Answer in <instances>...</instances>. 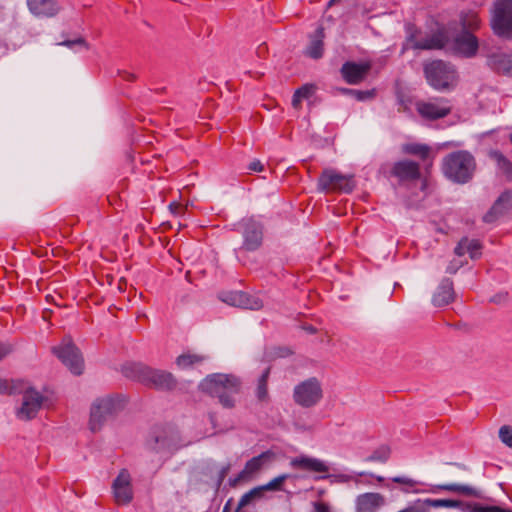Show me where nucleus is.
Here are the masks:
<instances>
[{
	"label": "nucleus",
	"instance_id": "1",
	"mask_svg": "<svg viewBox=\"0 0 512 512\" xmlns=\"http://www.w3.org/2000/svg\"><path fill=\"white\" fill-rule=\"evenodd\" d=\"M203 392L215 397L224 408L235 406V396L241 389V380L232 374L216 373L207 376L201 383Z\"/></svg>",
	"mask_w": 512,
	"mask_h": 512
},
{
	"label": "nucleus",
	"instance_id": "2",
	"mask_svg": "<svg viewBox=\"0 0 512 512\" xmlns=\"http://www.w3.org/2000/svg\"><path fill=\"white\" fill-rule=\"evenodd\" d=\"M122 373L129 379L158 390H172L177 383L170 372L153 369L142 363H128L122 367Z\"/></svg>",
	"mask_w": 512,
	"mask_h": 512
},
{
	"label": "nucleus",
	"instance_id": "3",
	"mask_svg": "<svg viewBox=\"0 0 512 512\" xmlns=\"http://www.w3.org/2000/svg\"><path fill=\"white\" fill-rule=\"evenodd\" d=\"M476 168L475 158L468 151H456L448 154L442 163L444 175L455 183L464 184L473 177Z\"/></svg>",
	"mask_w": 512,
	"mask_h": 512
},
{
	"label": "nucleus",
	"instance_id": "4",
	"mask_svg": "<svg viewBox=\"0 0 512 512\" xmlns=\"http://www.w3.org/2000/svg\"><path fill=\"white\" fill-rule=\"evenodd\" d=\"M427 82L436 90H450L456 86L458 74L455 67L443 60H433L424 64Z\"/></svg>",
	"mask_w": 512,
	"mask_h": 512
},
{
	"label": "nucleus",
	"instance_id": "5",
	"mask_svg": "<svg viewBox=\"0 0 512 512\" xmlns=\"http://www.w3.org/2000/svg\"><path fill=\"white\" fill-rule=\"evenodd\" d=\"M124 406L125 400L119 395L97 399L91 407L90 429L93 432L99 431L104 422L119 413Z\"/></svg>",
	"mask_w": 512,
	"mask_h": 512
},
{
	"label": "nucleus",
	"instance_id": "6",
	"mask_svg": "<svg viewBox=\"0 0 512 512\" xmlns=\"http://www.w3.org/2000/svg\"><path fill=\"white\" fill-rule=\"evenodd\" d=\"M494 33L505 39H512V0H496L491 14Z\"/></svg>",
	"mask_w": 512,
	"mask_h": 512
},
{
	"label": "nucleus",
	"instance_id": "7",
	"mask_svg": "<svg viewBox=\"0 0 512 512\" xmlns=\"http://www.w3.org/2000/svg\"><path fill=\"white\" fill-rule=\"evenodd\" d=\"M323 397L321 383L315 377L300 382L294 387L293 400L304 408L317 405Z\"/></svg>",
	"mask_w": 512,
	"mask_h": 512
},
{
	"label": "nucleus",
	"instance_id": "8",
	"mask_svg": "<svg viewBox=\"0 0 512 512\" xmlns=\"http://www.w3.org/2000/svg\"><path fill=\"white\" fill-rule=\"evenodd\" d=\"M53 353L73 374H82L83 357L70 337H65L59 346L53 347Z\"/></svg>",
	"mask_w": 512,
	"mask_h": 512
},
{
	"label": "nucleus",
	"instance_id": "9",
	"mask_svg": "<svg viewBox=\"0 0 512 512\" xmlns=\"http://www.w3.org/2000/svg\"><path fill=\"white\" fill-rule=\"evenodd\" d=\"M409 43L413 49L419 50H432V49H446L450 50V36L446 28H439L432 34L424 37H418L416 33L411 34L408 38Z\"/></svg>",
	"mask_w": 512,
	"mask_h": 512
},
{
	"label": "nucleus",
	"instance_id": "10",
	"mask_svg": "<svg viewBox=\"0 0 512 512\" xmlns=\"http://www.w3.org/2000/svg\"><path fill=\"white\" fill-rule=\"evenodd\" d=\"M239 228L243 236L242 249L246 251H256L263 243V225L253 218H244L239 223Z\"/></svg>",
	"mask_w": 512,
	"mask_h": 512
},
{
	"label": "nucleus",
	"instance_id": "11",
	"mask_svg": "<svg viewBox=\"0 0 512 512\" xmlns=\"http://www.w3.org/2000/svg\"><path fill=\"white\" fill-rule=\"evenodd\" d=\"M44 401L45 397L39 391L26 389L22 394L21 405L16 409L17 418L23 421L35 418Z\"/></svg>",
	"mask_w": 512,
	"mask_h": 512
},
{
	"label": "nucleus",
	"instance_id": "12",
	"mask_svg": "<svg viewBox=\"0 0 512 512\" xmlns=\"http://www.w3.org/2000/svg\"><path fill=\"white\" fill-rule=\"evenodd\" d=\"M318 185L322 190L344 193H350L355 187L352 176L342 175L335 170L323 171L319 178Z\"/></svg>",
	"mask_w": 512,
	"mask_h": 512
},
{
	"label": "nucleus",
	"instance_id": "13",
	"mask_svg": "<svg viewBox=\"0 0 512 512\" xmlns=\"http://www.w3.org/2000/svg\"><path fill=\"white\" fill-rule=\"evenodd\" d=\"M112 492L118 505H127L133 499L132 478L127 469H121L112 483Z\"/></svg>",
	"mask_w": 512,
	"mask_h": 512
},
{
	"label": "nucleus",
	"instance_id": "14",
	"mask_svg": "<svg viewBox=\"0 0 512 512\" xmlns=\"http://www.w3.org/2000/svg\"><path fill=\"white\" fill-rule=\"evenodd\" d=\"M219 298L230 306L243 309L260 310L263 307V302L259 297L249 295L242 291L222 292Z\"/></svg>",
	"mask_w": 512,
	"mask_h": 512
},
{
	"label": "nucleus",
	"instance_id": "15",
	"mask_svg": "<svg viewBox=\"0 0 512 512\" xmlns=\"http://www.w3.org/2000/svg\"><path fill=\"white\" fill-rule=\"evenodd\" d=\"M417 111L423 118L436 120L447 116L451 112V106L447 99L437 98L428 102H418Z\"/></svg>",
	"mask_w": 512,
	"mask_h": 512
},
{
	"label": "nucleus",
	"instance_id": "16",
	"mask_svg": "<svg viewBox=\"0 0 512 512\" xmlns=\"http://www.w3.org/2000/svg\"><path fill=\"white\" fill-rule=\"evenodd\" d=\"M290 466L293 469L312 473L327 474L329 472V466L324 461L306 455H300L298 457L292 458L290 461ZM327 477V475H322L315 477V479L320 480L326 479Z\"/></svg>",
	"mask_w": 512,
	"mask_h": 512
},
{
	"label": "nucleus",
	"instance_id": "17",
	"mask_svg": "<svg viewBox=\"0 0 512 512\" xmlns=\"http://www.w3.org/2000/svg\"><path fill=\"white\" fill-rule=\"evenodd\" d=\"M477 49L478 40L468 31H464L462 34L458 35L450 44V50H452L455 54L464 57L474 56Z\"/></svg>",
	"mask_w": 512,
	"mask_h": 512
},
{
	"label": "nucleus",
	"instance_id": "18",
	"mask_svg": "<svg viewBox=\"0 0 512 512\" xmlns=\"http://www.w3.org/2000/svg\"><path fill=\"white\" fill-rule=\"evenodd\" d=\"M370 68L368 63L346 62L341 68V73L347 83L355 85L365 79Z\"/></svg>",
	"mask_w": 512,
	"mask_h": 512
},
{
	"label": "nucleus",
	"instance_id": "19",
	"mask_svg": "<svg viewBox=\"0 0 512 512\" xmlns=\"http://www.w3.org/2000/svg\"><path fill=\"white\" fill-rule=\"evenodd\" d=\"M386 504L385 497L380 493L367 492L356 498V512H376Z\"/></svg>",
	"mask_w": 512,
	"mask_h": 512
},
{
	"label": "nucleus",
	"instance_id": "20",
	"mask_svg": "<svg viewBox=\"0 0 512 512\" xmlns=\"http://www.w3.org/2000/svg\"><path fill=\"white\" fill-rule=\"evenodd\" d=\"M274 457L273 452L271 451H265L262 452L260 455L255 456L248 460L243 468V470L239 473L237 479L242 480L246 479L257 472H259L264 466L268 465Z\"/></svg>",
	"mask_w": 512,
	"mask_h": 512
},
{
	"label": "nucleus",
	"instance_id": "21",
	"mask_svg": "<svg viewBox=\"0 0 512 512\" xmlns=\"http://www.w3.org/2000/svg\"><path fill=\"white\" fill-rule=\"evenodd\" d=\"M392 174L400 181H413L420 178V166L410 160L396 162L392 168Z\"/></svg>",
	"mask_w": 512,
	"mask_h": 512
},
{
	"label": "nucleus",
	"instance_id": "22",
	"mask_svg": "<svg viewBox=\"0 0 512 512\" xmlns=\"http://www.w3.org/2000/svg\"><path fill=\"white\" fill-rule=\"evenodd\" d=\"M147 446L150 450L155 452L172 451L177 449L174 436L172 434H168L166 431L155 432L147 441Z\"/></svg>",
	"mask_w": 512,
	"mask_h": 512
},
{
	"label": "nucleus",
	"instance_id": "23",
	"mask_svg": "<svg viewBox=\"0 0 512 512\" xmlns=\"http://www.w3.org/2000/svg\"><path fill=\"white\" fill-rule=\"evenodd\" d=\"M29 10L36 16L53 17L61 7L56 0H27Z\"/></svg>",
	"mask_w": 512,
	"mask_h": 512
},
{
	"label": "nucleus",
	"instance_id": "24",
	"mask_svg": "<svg viewBox=\"0 0 512 512\" xmlns=\"http://www.w3.org/2000/svg\"><path fill=\"white\" fill-rule=\"evenodd\" d=\"M511 196L509 192L502 193L490 210L483 216L485 223H493L511 208Z\"/></svg>",
	"mask_w": 512,
	"mask_h": 512
},
{
	"label": "nucleus",
	"instance_id": "25",
	"mask_svg": "<svg viewBox=\"0 0 512 512\" xmlns=\"http://www.w3.org/2000/svg\"><path fill=\"white\" fill-rule=\"evenodd\" d=\"M487 63L494 71L512 76V53H493L488 57Z\"/></svg>",
	"mask_w": 512,
	"mask_h": 512
},
{
	"label": "nucleus",
	"instance_id": "26",
	"mask_svg": "<svg viewBox=\"0 0 512 512\" xmlns=\"http://www.w3.org/2000/svg\"><path fill=\"white\" fill-rule=\"evenodd\" d=\"M454 299L453 282L444 278L433 295L432 303L436 307H443L450 304Z\"/></svg>",
	"mask_w": 512,
	"mask_h": 512
},
{
	"label": "nucleus",
	"instance_id": "27",
	"mask_svg": "<svg viewBox=\"0 0 512 512\" xmlns=\"http://www.w3.org/2000/svg\"><path fill=\"white\" fill-rule=\"evenodd\" d=\"M433 492L438 491H447L451 493H455L458 495H463L467 497L481 498L482 493L476 487L467 485V484H459V483H451V484H439L435 485L432 489Z\"/></svg>",
	"mask_w": 512,
	"mask_h": 512
},
{
	"label": "nucleus",
	"instance_id": "28",
	"mask_svg": "<svg viewBox=\"0 0 512 512\" xmlns=\"http://www.w3.org/2000/svg\"><path fill=\"white\" fill-rule=\"evenodd\" d=\"M323 38H324V31L323 28L319 27L315 31L314 35L311 36L310 44L307 48L306 54L313 58V59H319L323 56Z\"/></svg>",
	"mask_w": 512,
	"mask_h": 512
},
{
	"label": "nucleus",
	"instance_id": "29",
	"mask_svg": "<svg viewBox=\"0 0 512 512\" xmlns=\"http://www.w3.org/2000/svg\"><path fill=\"white\" fill-rule=\"evenodd\" d=\"M207 359H208L207 355L187 352V353H183V354L179 355L176 358V365L180 369H188V368H193L198 365H201Z\"/></svg>",
	"mask_w": 512,
	"mask_h": 512
},
{
	"label": "nucleus",
	"instance_id": "30",
	"mask_svg": "<svg viewBox=\"0 0 512 512\" xmlns=\"http://www.w3.org/2000/svg\"><path fill=\"white\" fill-rule=\"evenodd\" d=\"M488 157L494 161L497 168L508 178L512 179V162L499 150H490Z\"/></svg>",
	"mask_w": 512,
	"mask_h": 512
},
{
	"label": "nucleus",
	"instance_id": "31",
	"mask_svg": "<svg viewBox=\"0 0 512 512\" xmlns=\"http://www.w3.org/2000/svg\"><path fill=\"white\" fill-rule=\"evenodd\" d=\"M424 503L426 504L427 508L430 507L434 508H460L463 511L466 510V505H472V502H463L461 500H454V499H424Z\"/></svg>",
	"mask_w": 512,
	"mask_h": 512
},
{
	"label": "nucleus",
	"instance_id": "32",
	"mask_svg": "<svg viewBox=\"0 0 512 512\" xmlns=\"http://www.w3.org/2000/svg\"><path fill=\"white\" fill-rule=\"evenodd\" d=\"M270 371L271 368L267 367L258 379L256 397L259 401H266L268 399V379Z\"/></svg>",
	"mask_w": 512,
	"mask_h": 512
},
{
	"label": "nucleus",
	"instance_id": "33",
	"mask_svg": "<svg viewBox=\"0 0 512 512\" xmlns=\"http://www.w3.org/2000/svg\"><path fill=\"white\" fill-rule=\"evenodd\" d=\"M262 488L255 487L251 489L250 491L246 492L242 495L240 498L238 505L234 512H241V510L246 507L247 505L253 503L255 500H258L263 497V493L261 491Z\"/></svg>",
	"mask_w": 512,
	"mask_h": 512
},
{
	"label": "nucleus",
	"instance_id": "34",
	"mask_svg": "<svg viewBox=\"0 0 512 512\" xmlns=\"http://www.w3.org/2000/svg\"><path fill=\"white\" fill-rule=\"evenodd\" d=\"M406 154L419 156L422 160H426L430 155V147L426 144L410 143L403 147Z\"/></svg>",
	"mask_w": 512,
	"mask_h": 512
},
{
	"label": "nucleus",
	"instance_id": "35",
	"mask_svg": "<svg viewBox=\"0 0 512 512\" xmlns=\"http://www.w3.org/2000/svg\"><path fill=\"white\" fill-rule=\"evenodd\" d=\"M468 512H512V509L505 508L498 505H484L477 502H472V505H466Z\"/></svg>",
	"mask_w": 512,
	"mask_h": 512
},
{
	"label": "nucleus",
	"instance_id": "36",
	"mask_svg": "<svg viewBox=\"0 0 512 512\" xmlns=\"http://www.w3.org/2000/svg\"><path fill=\"white\" fill-rule=\"evenodd\" d=\"M461 23L464 30H476L481 25V19L476 12L469 11L461 16Z\"/></svg>",
	"mask_w": 512,
	"mask_h": 512
},
{
	"label": "nucleus",
	"instance_id": "37",
	"mask_svg": "<svg viewBox=\"0 0 512 512\" xmlns=\"http://www.w3.org/2000/svg\"><path fill=\"white\" fill-rule=\"evenodd\" d=\"M391 450L389 446L382 445L375 449L370 456H368L365 460L367 462H380L385 463L390 458Z\"/></svg>",
	"mask_w": 512,
	"mask_h": 512
},
{
	"label": "nucleus",
	"instance_id": "38",
	"mask_svg": "<svg viewBox=\"0 0 512 512\" xmlns=\"http://www.w3.org/2000/svg\"><path fill=\"white\" fill-rule=\"evenodd\" d=\"M290 476L288 474H281L274 479H272L270 482H268L265 485L259 486V488H262L261 491L264 494L265 491H280L282 490V486L284 482L289 478Z\"/></svg>",
	"mask_w": 512,
	"mask_h": 512
},
{
	"label": "nucleus",
	"instance_id": "39",
	"mask_svg": "<svg viewBox=\"0 0 512 512\" xmlns=\"http://www.w3.org/2000/svg\"><path fill=\"white\" fill-rule=\"evenodd\" d=\"M391 481L403 485L402 491L405 493L411 492L412 488L418 484L416 480L406 476H396L391 478Z\"/></svg>",
	"mask_w": 512,
	"mask_h": 512
},
{
	"label": "nucleus",
	"instance_id": "40",
	"mask_svg": "<svg viewBox=\"0 0 512 512\" xmlns=\"http://www.w3.org/2000/svg\"><path fill=\"white\" fill-rule=\"evenodd\" d=\"M467 253H469L471 259H477L481 255L482 245L476 239H469V244L466 245Z\"/></svg>",
	"mask_w": 512,
	"mask_h": 512
},
{
	"label": "nucleus",
	"instance_id": "41",
	"mask_svg": "<svg viewBox=\"0 0 512 512\" xmlns=\"http://www.w3.org/2000/svg\"><path fill=\"white\" fill-rule=\"evenodd\" d=\"M398 512H430V510L427 508L426 504L424 503V500L417 499L412 504L408 505L407 507L403 508Z\"/></svg>",
	"mask_w": 512,
	"mask_h": 512
},
{
	"label": "nucleus",
	"instance_id": "42",
	"mask_svg": "<svg viewBox=\"0 0 512 512\" xmlns=\"http://www.w3.org/2000/svg\"><path fill=\"white\" fill-rule=\"evenodd\" d=\"M500 440L509 448H512V427L504 425L499 429Z\"/></svg>",
	"mask_w": 512,
	"mask_h": 512
},
{
	"label": "nucleus",
	"instance_id": "43",
	"mask_svg": "<svg viewBox=\"0 0 512 512\" xmlns=\"http://www.w3.org/2000/svg\"><path fill=\"white\" fill-rule=\"evenodd\" d=\"M316 91V86L314 84H305L298 88L295 93H297V97L303 99H309L313 96Z\"/></svg>",
	"mask_w": 512,
	"mask_h": 512
},
{
	"label": "nucleus",
	"instance_id": "44",
	"mask_svg": "<svg viewBox=\"0 0 512 512\" xmlns=\"http://www.w3.org/2000/svg\"><path fill=\"white\" fill-rule=\"evenodd\" d=\"M60 44L66 46L68 48H71V49H74V48L88 49V45H87L85 39L82 37H78L73 40H65Z\"/></svg>",
	"mask_w": 512,
	"mask_h": 512
},
{
	"label": "nucleus",
	"instance_id": "45",
	"mask_svg": "<svg viewBox=\"0 0 512 512\" xmlns=\"http://www.w3.org/2000/svg\"><path fill=\"white\" fill-rule=\"evenodd\" d=\"M344 93L352 95L357 100H365L366 98L370 97L372 93L370 91H360V90H354V89H343Z\"/></svg>",
	"mask_w": 512,
	"mask_h": 512
},
{
	"label": "nucleus",
	"instance_id": "46",
	"mask_svg": "<svg viewBox=\"0 0 512 512\" xmlns=\"http://www.w3.org/2000/svg\"><path fill=\"white\" fill-rule=\"evenodd\" d=\"M469 244V238L467 237H464L462 238L459 243L457 244V246L455 247V254L457 256H463L465 253H467V247L466 245Z\"/></svg>",
	"mask_w": 512,
	"mask_h": 512
},
{
	"label": "nucleus",
	"instance_id": "47",
	"mask_svg": "<svg viewBox=\"0 0 512 512\" xmlns=\"http://www.w3.org/2000/svg\"><path fill=\"white\" fill-rule=\"evenodd\" d=\"M169 209H170L171 213L176 216L182 215L185 211V207L178 202L170 203Z\"/></svg>",
	"mask_w": 512,
	"mask_h": 512
},
{
	"label": "nucleus",
	"instance_id": "48",
	"mask_svg": "<svg viewBox=\"0 0 512 512\" xmlns=\"http://www.w3.org/2000/svg\"><path fill=\"white\" fill-rule=\"evenodd\" d=\"M12 392V387L10 386L9 382L0 378V394H11Z\"/></svg>",
	"mask_w": 512,
	"mask_h": 512
},
{
	"label": "nucleus",
	"instance_id": "49",
	"mask_svg": "<svg viewBox=\"0 0 512 512\" xmlns=\"http://www.w3.org/2000/svg\"><path fill=\"white\" fill-rule=\"evenodd\" d=\"M314 511L315 512H331L330 507L327 503L324 502H314Z\"/></svg>",
	"mask_w": 512,
	"mask_h": 512
},
{
	"label": "nucleus",
	"instance_id": "50",
	"mask_svg": "<svg viewBox=\"0 0 512 512\" xmlns=\"http://www.w3.org/2000/svg\"><path fill=\"white\" fill-rule=\"evenodd\" d=\"M12 348L9 344L0 342V360L11 352Z\"/></svg>",
	"mask_w": 512,
	"mask_h": 512
},
{
	"label": "nucleus",
	"instance_id": "51",
	"mask_svg": "<svg viewBox=\"0 0 512 512\" xmlns=\"http://www.w3.org/2000/svg\"><path fill=\"white\" fill-rule=\"evenodd\" d=\"M249 170L261 172L264 170V165L259 160H254L249 164Z\"/></svg>",
	"mask_w": 512,
	"mask_h": 512
},
{
	"label": "nucleus",
	"instance_id": "52",
	"mask_svg": "<svg viewBox=\"0 0 512 512\" xmlns=\"http://www.w3.org/2000/svg\"><path fill=\"white\" fill-rule=\"evenodd\" d=\"M461 266H462L461 262L452 261L447 266L446 272L449 274H455Z\"/></svg>",
	"mask_w": 512,
	"mask_h": 512
},
{
	"label": "nucleus",
	"instance_id": "53",
	"mask_svg": "<svg viewBox=\"0 0 512 512\" xmlns=\"http://www.w3.org/2000/svg\"><path fill=\"white\" fill-rule=\"evenodd\" d=\"M119 76L124 80L128 82H132L136 79V75L128 72V71H120Z\"/></svg>",
	"mask_w": 512,
	"mask_h": 512
},
{
	"label": "nucleus",
	"instance_id": "54",
	"mask_svg": "<svg viewBox=\"0 0 512 512\" xmlns=\"http://www.w3.org/2000/svg\"><path fill=\"white\" fill-rule=\"evenodd\" d=\"M302 98L297 97V93L294 92L292 98V106L295 109H299L301 107Z\"/></svg>",
	"mask_w": 512,
	"mask_h": 512
},
{
	"label": "nucleus",
	"instance_id": "55",
	"mask_svg": "<svg viewBox=\"0 0 512 512\" xmlns=\"http://www.w3.org/2000/svg\"><path fill=\"white\" fill-rule=\"evenodd\" d=\"M279 351L280 352L277 355L280 357H285L291 353L290 350L287 348L279 349Z\"/></svg>",
	"mask_w": 512,
	"mask_h": 512
},
{
	"label": "nucleus",
	"instance_id": "56",
	"mask_svg": "<svg viewBox=\"0 0 512 512\" xmlns=\"http://www.w3.org/2000/svg\"><path fill=\"white\" fill-rule=\"evenodd\" d=\"M231 502H232V500H231V499H230V500H228V501L226 502V504H225V505H224V507H223V511H222V512H230V505H231Z\"/></svg>",
	"mask_w": 512,
	"mask_h": 512
},
{
	"label": "nucleus",
	"instance_id": "57",
	"mask_svg": "<svg viewBox=\"0 0 512 512\" xmlns=\"http://www.w3.org/2000/svg\"><path fill=\"white\" fill-rule=\"evenodd\" d=\"M339 0H330L329 3H328V7H331L332 5H334L335 3H337Z\"/></svg>",
	"mask_w": 512,
	"mask_h": 512
},
{
	"label": "nucleus",
	"instance_id": "58",
	"mask_svg": "<svg viewBox=\"0 0 512 512\" xmlns=\"http://www.w3.org/2000/svg\"><path fill=\"white\" fill-rule=\"evenodd\" d=\"M376 480H377L378 482H382V481L384 480V478H383L382 476H377V477H376Z\"/></svg>",
	"mask_w": 512,
	"mask_h": 512
},
{
	"label": "nucleus",
	"instance_id": "59",
	"mask_svg": "<svg viewBox=\"0 0 512 512\" xmlns=\"http://www.w3.org/2000/svg\"><path fill=\"white\" fill-rule=\"evenodd\" d=\"M308 331H310L311 333H314V332H315V329H314V328H312V327H310V328H308Z\"/></svg>",
	"mask_w": 512,
	"mask_h": 512
},
{
	"label": "nucleus",
	"instance_id": "60",
	"mask_svg": "<svg viewBox=\"0 0 512 512\" xmlns=\"http://www.w3.org/2000/svg\"><path fill=\"white\" fill-rule=\"evenodd\" d=\"M509 140H510V142H511V144H512V133H511V134H510V136H509Z\"/></svg>",
	"mask_w": 512,
	"mask_h": 512
}]
</instances>
